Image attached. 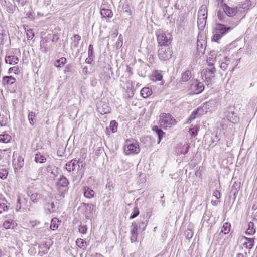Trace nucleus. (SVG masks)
Here are the masks:
<instances>
[{
	"instance_id": "f257e3e1",
	"label": "nucleus",
	"mask_w": 257,
	"mask_h": 257,
	"mask_svg": "<svg viewBox=\"0 0 257 257\" xmlns=\"http://www.w3.org/2000/svg\"><path fill=\"white\" fill-rule=\"evenodd\" d=\"M44 211L47 215L56 213L59 209V203L51 194H45L42 200Z\"/></svg>"
},
{
	"instance_id": "f03ea898",
	"label": "nucleus",
	"mask_w": 257,
	"mask_h": 257,
	"mask_svg": "<svg viewBox=\"0 0 257 257\" xmlns=\"http://www.w3.org/2000/svg\"><path fill=\"white\" fill-rule=\"evenodd\" d=\"M222 8L223 11H218L217 17L220 21L223 22H229V17H233L237 12V7H229L225 3L222 5Z\"/></svg>"
},
{
	"instance_id": "7ed1b4c3",
	"label": "nucleus",
	"mask_w": 257,
	"mask_h": 257,
	"mask_svg": "<svg viewBox=\"0 0 257 257\" xmlns=\"http://www.w3.org/2000/svg\"><path fill=\"white\" fill-rule=\"evenodd\" d=\"M236 25L237 24H235L234 25L233 24L232 26L227 27L224 24L216 23L213 31L214 35L212 39L213 41L218 42L221 38L224 36L229 31L232 30Z\"/></svg>"
},
{
	"instance_id": "20e7f679",
	"label": "nucleus",
	"mask_w": 257,
	"mask_h": 257,
	"mask_svg": "<svg viewBox=\"0 0 257 257\" xmlns=\"http://www.w3.org/2000/svg\"><path fill=\"white\" fill-rule=\"evenodd\" d=\"M140 151L139 143L133 139H127L124 146V152L125 155H134L138 154Z\"/></svg>"
},
{
	"instance_id": "39448f33",
	"label": "nucleus",
	"mask_w": 257,
	"mask_h": 257,
	"mask_svg": "<svg viewBox=\"0 0 257 257\" xmlns=\"http://www.w3.org/2000/svg\"><path fill=\"white\" fill-rule=\"evenodd\" d=\"M33 207L31 202L28 198L19 197L17 199L16 210L17 211H22L23 212L29 213L33 211Z\"/></svg>"
},
{
	"instance_id": "423d86ee",
	"label": "nucleus",
	"mask_w": 257,
	"mask_h": 257,
	"mask_svg": "<svg viewBox=\"0 0 257 257\" xmlns=\"http://www.w3.org/2000/svg\"><path fill=\"white\" fill-rule=\"evenodd\" d=\"M81 164V166L82 168L83 167V164L82 161L80 163L76 159H72L71 161L67 163L65 165L66 170L69 172L73 171L75 168L78 167V176L80 177V179H81L84 175V169L80 168Z\"/></svg>"
},
{
	"instance_id": "0eeeda50",
	"label": "nucleus",
	"mask_w": 257,
	"mask_h": 257,
	"mask_svg": "<svg viewBox=\"0 0 257 257\" xmlns=\"http://www.w3.org/2000/svg\"><path fill=\"white\" fill-rule=\"evenodd\" d=\"M157 40L159 46H169L171 43V36L167 35L163 31H159L156 33Z\"/></svg>"
},
{
	"instance_id": "6e6552de",
	"label": "nucleus",
	"mask_w": 257,
	"mask_h": 257,
	"mask_svg": "<svg viewBox=\"0 0 257 257\" xmlns=\"http://www.w3.org/2000/svg\"><path fill=\"white\" fill-rule=\"evenodd\" d=\"M216 69L215 67L207 68L203 69L201 72V76L207 85H209L211 80L215 77Z\"/></svg>"
},
{
	"instance_id": "1a4fd4ad",
	"label": "nucleus",
	"mask_w": 257,
	"mask_h": 257,
	"mask_svg": "<svg viewBox=\"0 0 257 257\" xmlns=\"http://www.w3.org/2000/svg\"><path fill=\"white\" fill-rule=\"evenodd\" d=\"M189 90L192 94H199L204 89V84L197 79H192L189 82Z\"/></svg>"
},
{
	"instance_id": "9d476101",
	"label": "nucleus",
	"mask_w": 257,
	"mask_h": 257,
	"mask_svg": "<svg viewBox=\"0 0 257 257\" xmlns=\"http://www.w3.org/2000/svg\"><path fill=\"white\" fill-rule=\"evenodd\" d=\"M69 183L68 180L63 175L60 176L56 185L61 196L64 197V194L68 191V185Z\"/></svg>"
},
{
	"instance_id": "9b49d317",
	"label": "nucleus",
	"mask_w": 257,
	"mask_h": 257,
	"mask_svg": "<svg viewBox=\"0 0 257 257\" xmlns=\"http://www.w3.org/2000/svg\"><path fill=\"white\" fill-rule=\"evenodd\" d=\"M160 122L164 127H170L176 124L175 119L169 113H161L160 115Z\"/></svg>"
},
{
	"instance_id": "f8f14e48",
	"label": "nucleus",
	"mask_w": 257,
	"mask_h": 257,
	"mask_svg": "<svg viewBox=\"0 0 257 257\" xmlns=\"http://www.w3.org/2000/svg\"><path fill=\"white\" fill-rule=\"evenodd\" d=\"M158 51L159 58L161 60L166 61L169 59L172 55V50L169 46H160Z\"/></svg>"
},
{
	"instance_id": "ddd939ff",
	"label": "nucleus",
	"mask_w": 257,
	"mask_h": 257,
	"mask_svg": "<svg viewBox=\"0 0 257 257\" xmlns=\"http://www.w3.org/2000/svg\"><path fill=\"white\" fill-rule=\"evenodd\" d=\"M28 196L30 197V202L31 204H37L39 200H43L45 194H39L37 192H35L31 194V192L28 193Z\"/></svg>"
},
{
	"instance_id": "4468645a",
	"label": "nucleus",
	"mask_w": 257,
	"mask_h": 257,
	"mask_svg": "<svg viewBox=\"0 0 257 257\" xmlns=\"http://www.w3.org/2000/svg\"><path fill=\"white\" fill-rule=\"evenodd\" d=\"M5 218L6 219L3 224V226L5 229H13L16 227L17 224L15 220L10 218L8 216H6Z\"/></svg>"
},
{
	"instance_id": "2eb2a0df",
	"label": "nucleus",
	"mask_w": 257,
	"mask_h": 257,
	"mask_svg": "<svg viewBox=\"0 0 257 257\" xmlns=\"http://www.w3.org/2000/svg\"><path fill=\"white\" fill-rule=\"evenodd\" d=\"M97 110L101 114H105L110 112L111 108L106 103L100 102L97 106Z\"/></svg>"
},
{
	"instance_id": "dca6fc26",
	"label": "nucleus",
	"mask_w": 257,
	"mask_h": 257,
	"mask_svg": "<svg viewBox=\"0 0 257 257\" xmlns=\"http://www.w3.org/2000/svg\"><path fill=\"white\" fill-rule=\"evenodd\" d=\"M206 46V43L204 40L198 39L196 45L197 52L198 55L204 54Z\"/></svg>"
},
{
	"instance_id": "f3484780",
	"label": "nucleus",
	"mask_w": 257,
	"mask_h": 257,
	"mask_svg": "<svg viewBox=\"0 0 257 257\" xmlns=\"http://www.w3.org/2000/svg\"><path fill=\"white\" fill-rule=\"evenodd\" d=\"M82 190L84 196L89 199L93 198L96 195L94 191L87 186H83Z\"/></svg>"
},
{
	"instance_id": "a211bd4d",
	"label": "nucleus",
	"mask_w": 257,
	"mask_h": 257,
	"mask_svg": "<svg viewBox=\"0 0 257 257\" xmlns=\"http://www.w3.org/2000/svg\"><path fill=\"white\" fill-rule=\"evenodd\" d=\"M16 82V79L12 76H5L3 77L2 83L4 86L12 85Z\"/></svg>"
},
{
	"instance_id": "6ab92c4d",
	"label": "nucleus",
	"mask_w": 257,
	"mask_h": 257,
	"mask_svg": "<svg viewBox=\"0 0 257 257\" xmlns=\"http://www.w3.org/2000/svg\"><path fill=\"white\" fill-rule=\"evenodd\" d=\"M207 9L205 5H202L198 11V19L202 18L207 19Z\"/></svg>"
},
{
	"instance_id": "aec40b11",
	"label": "nucleus",
	"mask_w": 257,
	"mask_h": 257,
	"mask_svg": "<svg viewBox=\"0 0 257 257\" xmlns=\"http://www.w3.org/2000/svg\"><path fill=\"white\" fill-rule=\"evenodd\" d=\"M163 78L161 71L159 70H155L150 76V79L153 81H161Z\"/></svg>"
},
{
	"instance_id": "412c9836",
	"label": "nucleus",
	"mask_w": 257,
	"mask_h": 257,
	"mask_svg": "<svg viewBox=\"0 0 257 257\" xmlns=\"http://www.w3.org/2000/svg\"><path fill=\"white\" fill-rule=\"evenodd\" d=\"M5 61L6 63L10 65H15L18 63V58L15 55L6 56Z\"/></svg>"
},
{
	"instance_id": "4be33fe9",
	"label": "nucleus",
	"mask_w": 257,
	"mask_h": 257,
	"mask_svg": "<svg viewBox=\"0 0 257 257\" xmlns=\"http://www.w3.org/2000/svg\"><path fill=\"white\" fill-rule=\"evenodd\" d=\"M203 109L201 108H198L195 111H194L189 118L188 119V122H190L192 120H194L196 118V117L199 116L202 114Z\"/></svg>"
},
{
	"instance_id": "5701e85b",
	"label": "nucleus",
	"mask_w": 257,
	"mask_h": 257,
	"mask_svg": "<svg viewBox=\"0 0 257 257\" xmlns=\"http://www.w3.org/2000/svg\"><path fill=\"white\" fill-rule=\"evenodd\" d=\"M152 130L156 133L158 137V143H159L163 136L165 135V133L162 130L159 128L158 126H154L152 128Z\"/></svg>"
},
{
	"instance_id": "b1692460",
	"label": "nucleus",
	"mask_w": 257,
	"mask_h": 257,
	"mask_svg": "<svg viewBox=\"0 0 257 257\" xmlns=\"http://www.w3.org/2000/svg\"><path fill=\"white\" fill-rule=\"evenodd\" d=\"M243 238L246 241V242L243 243L244 247L246 248L251 249L254 246L255 239L254 238H248L245 236H244Z\"/></svg>"
},
{
	"instance_id": "393cba45",
	"label": "nucleus",
	"mask_w": 257,
	"mask_h": 257,
	"mask_svg": "<svg viewBox=\"0 0 257 257\" xmlns=\"http://www.w3.org/2000/svg\"><path fill=\"white\" fill-rule=\"evenodd\" d=\"M11 139V136L9 134L6 133L5 132L0 134V143H8L10 142Z\"/></svg>"
},
{
	"instance_id": "a878e982",
	"label": "nucleus",
	"mask_w": 257,
	"mask_h": 257,
	"mask_svg": "<svg viewBox=\"0 0 257 257\" xmlns=\"http://www.w3.org/2000/svg\"><path fill=\"white\" fill-rule=\"evenodd\" d=\"M34 161L37 163H43L46 162V158L40 153L35 154Z\"/></svg>"
},
{
	"instance_id": "bb28decb",
	"label": "nucleus",
	"mask_w": 257,
	"mask_h": 257,
	"mask_svg": "<svg viewBox=\"0 0 257 257\" xmlns=\"http://www.w3.org/2000/svg\"><path fill=\"white\" fill-rule=\"evenodd\" d=\"M192 77L191 72L190 70H186L183 72L181 74V80L183 82H187Z\"/></svg>"
},
{
	"instance_id": "cd10ccee",
	"label": "nucleus",
	"mask_w": 257,
	"mask_h": 257,
	"mask_svg": "<svg viewBox=\"0 0 257 257\" xmlns=\"http://www.w3.org/2000/svg\"><path fill=\"white\" fill-rule=\"evenodd\" d=\"M140 93L144 98H147L152 94V91L149 87H144L141 89Z\"/></svg>"
},
{
	"instance_id": "c85d7f7f",
	"label": "nucleus",
	"mask_w": 257,
	"mask_h": 257,
	"mask_svg": "<svg viewBox=\"0 0 257 257\" xmlns=\"http://www.w3.org/2000/svg\"><path fill=\"white\" fill-rule=\"evenodd\" d=\"M60 222L61 221L57 218H52L51 221L50 228L53 230H56L58 228V223Z\"/></svg>"
},
{
	"instance_id": "c756f323",
	"label": "nucleus",
	"mask_w": 257,
	"mask_h": 257,
	"mask_svg": "<svg viewBox=\"0 0 257 257\" xmlns=\"http://www.w3.org/2000/svg\"><path fill=\"white\" fill-rule=\"evenodd\" d=\"M255 233L254 228V224L252 222H249L248 224V228L246 231V234L248 235H253Z\"/></svg>"
},
{
	"instance_id": "7c9ffc66",
	"label": "nucleus",
	"mask_w": 257,
	"mask_h": 257,
	"mask_svg": "<svg viewBox=\"0 0 257 257\" xmlns=\"http://www.w3.org/2000/svg\"><path fill=\"white\" fill-rule=\"evenodd\" d=\"M118 123L115 120H112L110 123L109 128L107 130V133L110 132V131L112 133H114L117 131Z\"/></svg>"
},
{
	"instance_id": "2f4dec72",
	"label": "nucleus",
	"mask_w": 257,
	"mask_h": 257,
	"mask_svg": "<svg viewBox=\"0 0 257 257\" xmlns=\"http://www.w3.org/2000/svg\"><path fill=\"white\" fill-rule=\"evenodd\" d=\"M3 201L4 202L0 203V214L3 211H7L8 210L9 207H10V203H8L7 201V200L5 199H4Z\"/></svg>"
},
{
	"instance_id": "473e14b6",
	"label": "nucleus",
	"mask_w": 257,
	"mask_h": 257,
	"mask_svg": "<svg viewBox=\"0 0 257 257\" xmlns=\"http://www.w3.org/2000/svg\"><path fill=\"white\" fill-rule=\"evenodd\" d=\"M9 121V117H8L6 115L0 114V126H7Z\"/></svg>"
},
{
	"instance_id": "72a5a7b5",
	"label": "nucleus",
	"mask_w": 257,
	"mask_h": 257,
	"mask_svg": "<svg viewBox=\"0 0 257 257\" xmlns=\"http://www.w3.org/2000/svg\"><path fill=\"white\" fill-rule=\"evenodd\" d=\"M100 13L102 16L103 17L110 18L113 15L112 11L108 9H102L101 10Z\"/></svg>"
},
{
	"instance_id": "f704fd0d",
	"label": "nucleus",
	"mask_w": 257,
	"mask_h": 257,
	"mask_svg": "<svg viewBox=\"0 0 257 257\" xmlns=\"http://www.w3.org/2000/svg\"><path fill=\"white\" fill-rule=\"evenodd\" d=\"M234 112H232L231 113H229L228 115H227V119L233 123H235L237 122L238 118L236 116L234 115Z\"/></svg>"
},
{
	"instance_id": "c9c22d12",
	"label": "nucleus",
	"mask_w": 257,
	"mask_h": 257,
	"mask_svg": "<svg viewBox=\"0 0 257 257\" xmlns=\"http://www.w3.org/2000/svg\"><path fill=\"white\" fill-rule=\"evenodd\" d=\"M66 62V59L65 57H61L58 60H57L55 63V66L57 67H63Z\"/></svg>"
},
{
	"instance_id": "e433bc0d",
	"label": "nucleus",
	"mask_w": 257,
	"mask_h": 257,
	"mask_svg": "<svg viewBox=\"0 0 257 257\" xmlns=\"http://www.w3.org/2000/svg\"><path fill=\"white\" fill-rule=\"evenodd\" d=\"M230 226H231V225L230 223H224V224L222 227L221 232H222L223 233H224V234H228L230 230Z\"/></svg>"
},
{
	"instance_id": "4c0bfd02",
	"label": "nucleus",
	"mask_w": 257,
	"mask_h": 257,
	"mask_svg": "<svg viewBox=\"0 0 257 257\" xmlns=\"http://www.w3.org/2000/svg\"><path fill=\"white\" fill-rule=\"evenodd\" d=\"M36 115L35 113L32 111L29 113L28 114V120L31 125H33L36 121Z\"/></svg>"
},
{
	"instance_id": "58836bf2",
	"label": "nucleus",
	"mask_w": 257,
	"mask_h": 257,
	"mask_svg": "<svg viewBox=\"0 0 257 257\" xmlns=\"http://www.w3.org/2000/svg\"><path fill=\"white\" fill-rule=\"evenodd\" d=\"M206 23V19H204L202 18L198 19L197 20V25L199 29L203 30L205 27Z\"/></svg>"
},
{
	"instance_id": "ea45409f",
	"label": "nucleus",
	"mask_w": 257,
	"mask_h": 257,
	"mask_svg": "<svg viewBox=\"0 0 257 257\" xmlns=\"http://www.w3.org/2000/svg\"><path fill=\"white\" fill-rule=\"evenodd\" d=\"M73 38L74 42L73 43L72 45L74 48H77L79 44L80 41L81 40V37L78 34H75L73 36Z\"/></svg>"
},
{
	"instance_id": "a19ab883",
	"label": "nucleus",
	"mask_w": 257,
	"mask_h": 257,
	"mask_svg": "<svg viewBox=\"0 0 257 257\" xmlns=\"http://www.w3.org/2000/svg\"><path fill=\"white\" fill-rule=\"evenodd\" d=\"M17 161H18V162H17L16 167L17 169L20 170L24 166V159L22 157L19 156L17 159Z\"/></svg>"
},
{
	"instance_id": "79ce46f5",
	"label": "nucleus",
	"mask_w": 257,
	"mask_h": 257,
	"mask_svg": "<svg viewBox=\"0 0 257 257\" xmlns=\"http://www.w3.org/2000/svg\"><path fill=\"white\" fill-rule=\"evenodd\" d=\"M239 187V185L237 183L235 182L232 185L231 189L230 192L233 194L234 196H236V195L238 193V188Z\"/></svg>"
},
{
	"instance_id": "37998d69",
	"label": "nucleus",
	"mask_w": 257,
	"mask_h": 257,
	"mask_svg": "<svg viewBox=\"0 0 257 257\" xmlns=\"http://www.w3.org/2000/svg\"><path fill=\"white\" fill-rule=\"evenodd\" d=\"M8 174V171L5 168H1L0 169V178L2 179H5Z\"/></svg>"
},
{
	"instance_id": "c03bdc74",
	"label": "nucleus",
	"mask_w": 257,
	"mask_h": 257,
	"mask_svg": "<svg viewBox=\"0 0 257 257\" xmlns=\"http://www.w3.org/2000/svg\"><path fill=\"white\" fill-rule=\"evenodd\" d=\"M139 210L137 206L134 208L133 213L130 217V219H132L136 217L139 214Z\"/></svg>"
},
{
	"instance_id": "a18cd8bd",
	"label": "nucleus",
	"mask_w": 257,
	"mask_h": 257,
	"mask_svg": "<svg viewBox=\"0 0 257 257\" xmlns=\"http://www.w3.org/2000/svg\"><path fill=\"white\" fill-rule=\"evenodd\" d=\"M194 232L192 229H188L185 231L184 235L185 237L188 239H191L193 235Z\"/></svg>"
},
{
	"instance_id": "49530a36",
	"label": "nucleus",
	"mask_w": 257,
	"mask_h": 257,
	"mask_svg": "<svg viewBox=\"0 0 257 257\" xmlns=\"http://www.w3.org/2000/svg\"><path fill=\"white\" fill-rule=\"evenodd\" d=\"M82 205L83 206H85V207H87V210L90 213H92L94 208V205L91 203H83Z\"/></svg>"
},
{
	"instance_id": "de8ad7c7",
	"label": "nucleus",
	"mask_w": 257,
	"mask_h": 257,
	"mask_svg": "<svg viewBox=\"0 0 257 257\" xmlns=\"http://www.w3.org/2000/svg\"><path fill=\"white\" fill-rule=\"evenodd\" d=\"M131 234L138 233V225L135 222L132 223Z\"/></svg>"
},
{
	"instance_id": "09e8293b",
	"label": "nucleus",
	"mask_w": 257,
	"mask_h": 257,
	"mask_svg": "<svg viewBox=\"0 0 257 257\" xmlns=\"http://www.w3.org/2000/svg\"><path fill=\"white\" fill-rule=\"evenodd\" d=\"M13 72H14V74H18L20 72V71L17 66H14V67L10 68L8 70L9 74H10V73H12Z\"/></svg>"
},
{
	"instance_id": "8fccbe9b",
	"label": "nucleus",
	"mask_w": 257,
	"mask_h": 257,
	"mask_svg": "<svg viewBox=\"0 0 257 257\" xmlns=\"http://www.w3.org/2000/svg\"><path fill=\"white\" fill-rule=\"evenodd\" d=\"M122 9L124 12L128 13L131 14V9L127 2H125L123 4Z\"/></svg>"
},
{
	"instance_id": "3c124183",
	"label": "nucleus",
	"mask_w": 257,
	"mask_h": 257,
	"mask_svg": "<svg viewBox=\"0 0 257 257\" xmlns=\"http://www.w3.org/2000/svg\"><path fill=\"white\" fill-rule=\"evenodd\" d=\"M26 34L27 38L28 40H32L33 38L34 37V33L31 29L27 30Z\"/></svg>"
},
{
	"instance_id": "603ef678",
	"label": "nucleus",
	"mask_w": 257,
	"mask_h": 257,
	"mask_svg": "<svg viewBox=\"0 0 257 257\" xmlns=\"http://www.w3.org/2000/svg\"><path fill=\"white\" fill-rule=\"evenodd\" d=\"M87 231L86 225H80L79 227V232L83 234H85Z\"/></svg>"
},
{
	"instance_id": "864d4df0",
	"label": "nucleus",
	"mask_w": 257,
	"mask_h": 257,
	"mask_svg": "<svg viewBox=\"0 0 257 257\" xmlns=\"http://www.w3.org/2000/svg\"><path fill=\"white\" fill-rule=\"evenodd\" d=\"M6 37V34H5V32L3 30H2L1 31V32L0 33V44H4V39Z\"/></svg>"
},
{
	"instance_id": "5fc2aeb1",
	"label": "nucleus",
	"mask_w": 257,
	"mask_h": 257,
	"mask_svg": "<svg viewBox=\"0 0 257 257\" xmlns=\"http://www.w3.org/2000/svg\"><path fill=\"white\" fill-rule=\"evenodd\" d=\"M147 221H141L140 223H139V228L140 229H141L142 231L145 230L146 229V227L147 226Z\"/></svg>"
},
{
	"instance_id": "6e6d98bb",
	"label": "nucleus",
	"mask_w": 257,
	"mask_h": 257,
	"mask_svg": "<svg viewBox=\"0 0 257 257\" xmlns=\"http://www.w3.org/2000/svg\"><path fill=\"white\" fill-rule=\"evenodd\" d=\"M93 45L90 44L88 46V57H93Z\"/></svg>"
},
{
	"instance_id": "4d7b16f0",
	"label": "nucleus",
	"mask_w": 257,
	"mask_h": 257,
	"mask_svg": "<svg viewBox=\"0 0 257 257\" xmlns=\"http://www.w3.org/2000/svg\"><path fill=\"white\" fill-rule=\"evenodd\" d=\"M189 132L191 136H195L197 132V128H195L194 127L190 128Z\"/></svg>"
},
{
	"instance_id": "13d9d810",
	"label": "nucleus",
	"mask_w": 257,
	"mask_h": 257,
	"mask_svg": "<svg viewBox=\"0 0 257 257\" xmlns=\"http://www.w3.org/2000/svg\"><path fill=\"white\" fill-rule=\"evenodd\" d=\"M123 41H122V37L121 35H120L118 38V41L116 42V47L117 48L121 47L122 45Z\"/></svg>"
},
{
	"instance_id": "bf43d9fd",
	"label": "nucleus",
	"mask_w": 257,
	"mask_h": 257,
	"mask_svg": "<svg viewBox=\"0 0 257 257\" xmlns=\"http://www.w3.org/2000/svg\"><path fill=\"white\" fill-rule=\"evenodd\" d=\"M138 233L131 234V241L132 243L135 242L137 241Z\"/></svg>"
},
{
	"instance_id": "052dcab7",
	"label": "nucleus",
	"mask_w": 257,
	"mask_h": 257,
	"mask_svg": "<svg viewBox=\"0 0 257 257\" xmlns=\"http://www.w3.org/2000/svg\"><path fill=\"white\" fill-rule=\"evenodd\" d=\"M104 151V149L103 148L101 147H98L95 152V153L96 155L99 156L101 154L103 153Z\"/></svg>"
},
{
	"instance_id": "680f3d73",
	"label": "nucleus",
	"mask_w": 257,
	"mask_h": 257,
	"mask_svg": "<svg viewBox=\"0 0 257 257\" xmlns=\"http://www.w3.org/2000/svg\"><path fill=\"white\" fill-rule=\"evenodd\" d=\"M213 196L215 197L217 199H219L221 197V193L218 190H215L213 192Z\"/></svg>"
},
{
	"instance_id": "e2e57ef3",
	"label": "nucleus",
	"mask_w": 257,
	"mask_h": 257,
	"mask_svg": "<svg viewBox=\"0 0 257 257\" xmlns=\"http://www.w3.org/2000/svg\"><path fill=\"white\" fill-rule=\"evenodd\" d=\"M228 64L225 62L221 63L220 65V68L223 70H225L227 68Z\"/></svg>"
},
{
	"instance_id": "0e129e2a",
	"label": "nucleus",
	"mask_w": 257,
	"mask_h": 257,
	"mask_svg": "<svg viewBox=\"0 0 257 257\" xmlns=\"http://www.w3.org/2000/svg\"><path fill=\"white\" fill-rule=\"evenodd\" d=\"M65 73L67 72H71V65H67L65 68L64 70Z\"/></svg>"
},
{
	"instance_id": "69168bd1",
	"label": "nucleus",
	"mask_w": 257,
	"mask_h": 257,
	"mask_svg": "<svg viewBox=\"0 0 257 257\" xmlns=\"http://www.w3.org/2000/svg\"><path fill=\"white\" fill-rule=\"evenodd\" d=\"M220 140V138H219L218 135L217 134H215V137L214 138H212V142H217Z\"/></svg>"
},
{
	"instance_id": "338daca9",
	"label": "nucleus",
	"mask_w": 257,
	"mask_h": 257,
	"mask_svg": "<svg viewBox=\"0 0 257 257\" xmlns=\"http://www.w3.org/2000/svg\"><path fill=\"white\" fill-rule=\"evenodd\" d=\"M247 254L246 252L244 253H238L236 254V257H247Z\"/></svg>"
},
{
	"instance_id": "774afa93",
	"label": "nucleus",
	"mask_w": 257,
	"mask_h": 257,
	"mask_svg": "<svg viewBox=\"0 0 257 257\" xmlns=\"http://www.w3.org/2000/svg\"><path fill=\"white\" fill-rule=\"evenodd\" d=\"M59 39V38L57 35H53L52 39V41L54 42H56Z\"/></svg>"
}]
</instances>
